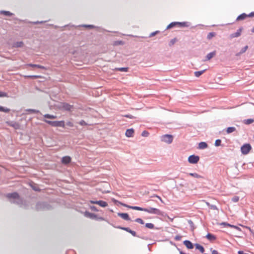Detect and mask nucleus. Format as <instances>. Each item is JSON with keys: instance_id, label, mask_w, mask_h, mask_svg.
I'll list each match as a JSON object with an SVG mask.
<instances>
[{"instance_id": "obj_49", "label": "nucleus", "mask_w": 254, "mask_h": 254, "mask_svg": "<svg viewBox=\"0 0 254 254\" xmlns=\"http://www.w3.org/2000/svg\"><path fill=\"white\" fill-rule=\"evenodd\" d=\"M158 33H159V31H154L153 32H152L151 33H150V34L149 35V37H152L155 35H156L157 34H158Z\"/></svg>"}, {"instance_id": "obj_3", "label": "nucleus", "mask_w": 254, "mask_h": 254, "mask_svg": "<svg viewBox=\"0 0 254 254\" xmlns=\"http://www.w3.org/2000/svg\"><path fill=\"white\" fill-rule=\"evenodd\" d=\"M43 121L48 125L54 127H64L65 126V123L64 121H51L44 119Z\"/></svg>"}, {"instance_id": "obj_22", "label": "nucleus", "mask_w": 254, "mask_h": 254, "mask_svg": "<svg viewBox=\"0 0 254 254\" xmlns=\"http://www.w3.org/2000/svg\"><path fill=\"white\" fill-rule=\"evenodd\" d=\"M190 26V23L188 22H178V27H187Z\"/></svg>"}, {"instance_id": "obj_2", "label": "nucleus", "mask_w": 254, "mask_h": 254, "mask_svg": "<svg viewBox=\"0 0 254 254\" xmlns=\"http://www.w3.org/2000/svg\"><path fill=\"white\" fill-rule=\"evenodd\" d=\"M35 208L37 211H44L50 210L52 209V206L47 202H39L36 203Z\"/></svg>"}, {"instance_id": "obj_25", "label": "nucleus", "mask_w": 254, "mask_h": 254, "mask_svg": "<svg viewBox=\"0 0 254 254\" xmlns=\"http://www.w3.org/2000/svg\"><path fill=\"white\" fill-rule=\"evenodd\" d=\"M24 45V43L22 41H18L14 43L13 47L15 48H20L22 47Z\"/></svg>"}, {"instance_id": "obj_4", "label": "nucleus", "mask_w": 254, "mask_h": 254, "mask_svg": "<svg viewBox=\"0 0 254 254\" xmlns=\"http://www.w3.org/2000/svg\"><path fill=\"white\" fill-rule=\"evenodd\" d=\"M84 216L87 218H89L91 219H94L97 221H105V219L103 217H99L97 215L90 213L89 211H86L84 212Z\"/></svg>"}, {"instance_id": "obj_19", "label": "nucleus", "mask_w": 254, "mask_h": 254, "mask_svg": "<svg viewBox=\"0 0 254 254\" xmlns=\"http://www.w3.org/2000/svg\"><path fill=\"white\" fill-rule=\"evenodd\" d=\"M216 55V51H213L208 53L206 56V61L209 60Z\"/></svg>"}, {"instance_id": "obj_10", "label": "nucleus", "mask_w": 254, "mask_h": 254, "mask_svg": "<svg viewBox=\"0 0 254 254\" xmlns=\"http://www.w3.org/2000/svg\"><path fill=\"white\" fill-rule=\"evenodd\" d=\"M90 203L92 204H96L99 205L100 206L105 207L108 206V203L106 201L103 200H98V201H94V200H90Z\"/></svg>"}, {"instance_id": "obj_46", "label": "nucleus", "mask_w": 254, "mask_h": 254, "mask_svg": "<svg viewBox=\"0 0 254 254\" xmlns=\"http://www.w3.org/2000/svg\"><path fill=\"white\" fill-rule=\"evenodd\" d=\"M8 97L6 92L0 91V97Z\"/></svg>"}, {"instance_id": "obj_61", "label": "nucleus", "mask_w": 254, "mask_h": 254, "mask_svg": "<svg viewBox=\"0 0 254 254\" xmlns=\"http://www.w3.org/2000/svg\"><path fill=\"white\" fill-rule=\"evenodd\" d=\"M157 197H158V198L160 200H161V197H160V196H157Z\"/></svg>"}, {"instance_id": "obj_39", "label": "nucleus", "mask_w": 254, "mask_h": 254, "mask_svg": "<svg viewBox=\"0 0 254 254\" xmlns=\"http://www.w3.org/2000/svg\"><path fill=\"white\" fill-rule=\"evenodd\" d=\"M145 227L149 229H153L154 228V225L152 223H146Z\"/></svg>"}, {"instance_id": "obj_47", "label": "nucleus", "mask_w": 254, "mask_h": 254, "mask_svg": "<svg viewBox=\"0 0 254 254\" xmlns=\"http://www.w3.org/2000/svg\"><path fill=\"white\" fill-rule=\"evenodd\" d=\"M142 136L147 137L149 135V133L146 130H144L141 133Z\"/></svg>"}, {"instance_id": "obj_62", "label": "nucleus", "mask_w": 254, "mask_h": 254, "mask_svg": "<svg viewBox=\"0 0 254 254\" xmlns=\"http://www.w3.org/2000/svg\"><path fill=\"white\" fill-rule=\"evenodd\" d=\"M43 22H40V23H42ZM39 23V22H35V23Z\"/></svg>"}, {"instance_id": "obj_31", "label": "nucleus", "mask_w": 254, "mask_h": 254, "mask_svg": "<svg viewBox=\"0 0 254 254\" xmlns=\"http://www.w3.org/2000/svg\"><path fill=\"white\" fill-rule=\"evenodd\" d=\"M216 35V33L214 32H210L208 34L207 36V39L208 40H210L213 37H215Z\"/></svg>"}, {"instance_id": "obj_15", "label": "nucleus", "mask_w": 254, "mask_h": 254, "mask_svg": "<svg viewBox=\"0 0 254 254\" xmlns=\"http://www.w3.org/2000/svg\"><path fill=\"white\" fill-rule=\"evenodd\" d=\"M118 215L119 216H120L121 218H122L123 219L127 221L130 220V219L129 217V215L127 213H118Z\"/></svg>"}, {"instance_id": "obj_11", "label": "nucleus", "mask_w": 254, "mask_h": 254, "mask_svg": "<svg viewBox=\"0 0 254 254\" xmlns=\"http://www.w3.org/2000/svg\"><path fill=\"white\" fill-rule=\"evenodd\" d=\"M7 124L9 126L13 127L15 129H19L20 128V125L17 122H13V121H9V122H8L7 123Z\"/></svg>"}, {"instance_id": "obj_35", "label": "nucleus", "mask_w": 254, "mask_h": 254, "mask_svg": "<svg viewBox=\"0 0 254 254\" xmlns=\"http://www.w3.org/2000/svg\"><path fill=\"white\" fill-rule=\"evenodd\" d=\"M44 118L46 119H54L57 118V116L53 115H50V114H45L44 116Z\"/></svg>"}, {"instance_id": "obj_50", "label": "nucleus", "mask_w": 254, "mask_h": 254, "mask_svg": "<svg viewBox=\"0 0 254 254\" xmlns=\"http://www.w3.org/2000/svg\"><path fill=\"white\" fill-rule=\"evenodd\" d=\"M79 124L81 125V126H87V124L84 121V120H81Z\"/></svg>"}, {"instance_id": "obj_23", "label": "nucleus", "mask_w": 254, "mask_h": 254, "mask_svg": "<svg viewBox=\"0 0 254 254\" xmlns=\"http://www.w3.org/2000/svg\"><path fill=\"white\" fill-rule=\"evenodd\" d=\"M174 27H178V22H173L170 23L167 27L166 29H169Z\"/></svg>"}, {"instance_id": "obj_9", "label": "nucleus", "mask_w": 254, "mask_h": 254, "mask_svg": "<svg viewBox=\"0 0 254 254\" xmlns=\"http://www.w3.org/2000/svg\"><path fill=\"white\" fill-rule=\"evenodd\" d=\"M199 160V157L195 155H191L189 157L188 161L191 164H196Z\"/></svg>"}, {"instance_id": "obj_28", "label": "nucleus", "mask_w": 254, "mask_h": 254, "mask_svg": "<svg viewBox=\"0 0 254 254\" xmlns=\"http://www.w3.org/2000/svg\"><path fill=\"white\" fill-rule=\"evenodd\" d=\"M0 14H3L6 16H12L13 15V14L10 11H5V10H1L0 11Z\"/></svg>"}, {"instance_id": "obj_17", "label": "nucleus", "mask_w": 254, "mask_h": 254, "mask_svg": "<svg viewBox=\"0 0 254 254\" xmlns=\"http://www.w3.org/2000/svg\"><path fill=\"white\" fill-rule=\"evenodd\" d=\"M206 238L211 242L214 241L216 239V237L211 233H208L206 236Z\"/></svg>"}, {"instance_id": "obj_55", "label": "nucleus", "mask_w": 254, "mask_h": 254, "mask_svg": "<svg viewBox=\"0 0 254 254\" xmlns=\"http://www.w3.org/2000/svg\"><path fill=\"white\" fill-rule=\"evenodd\" d=\"M124 117L127 118H129V119H133L134 118V117L131 115H124Z\"/></svg>"}, {"instance_id": "obj_30", "label": "nucleus", "mask_w": 254, "mask_h": 254, "mask_svg": "<svg viewBox=\"0 0 254 254\" xmlns=\"http://www.w3.org/2000/svg\"><path fill=\"white\" fill-rule=\"evenodd\" d=\"M236 130V128L234 127H228L227 128V133H232L234 131H235V130Z\"/></svg>"}, {"instance_id": "obj_38", "label": "nucleus", "mask_w": 254, "mask_h": 254, "mask_svg": "<svg viewBox=\"0 0 254 254\" xmlns=\"http://www.w3.org/2000/svg\"><path fill=\"white\" fill-rule=\"evenodd\" d=\"M10 111V109L4 108L2 106H0V112H3L5 113H8Z\"/></svg>"}, {"instance_id": "obj_24", "label": "nucleus", "mask_w": 254, "mask_h": 254, "mask_svg": "<svg viewBox=\"0 0 254 254\" xmlns=\"http://www.w3.org/2000/svg\"><path fill=\"white\" fill-rule=\"evenodd\" d=\"M208 145L205 142H201L199 143L198 148L200 149H204L207 147Z\"/></svg>"}, {"instance_id": "obj_54", "label": "nucleus", "mask_w": 254, "mask_h": 254, "mask_svg": "<svg viewBox=\"0 0 254 254\" xmlns=\"http://www.w3.org/2000/svg\"><path fill=\"white\" fill-rule=\"evenodd\" d=\"M90 209L93 210V211H98V210L97 209L96 207H95V206H90Z\"/></svg>"}, {"instance_id": "obj_1", "label": "nucleus", "mask_w": 254, "mask_h": 254, "mask_svg": "<svg viewBox=\"0 0 254 254\" xmlns=\"http://www.w3.org/2000/svg\"><path fill=\"white\" fill-rule=\"evenodd\" d=\"M6 197L11 203L18 205H22L23 204V199L20 197L19 194L16 192L7 193Z\"/></svg>"}, {"instance_id": "obj_60", "label": "nucleus", "mask_w": 254, "mask_h": 254, "mask_svg": "<svg viewBox=\"0 0 254 254\" xmlns=\"http://www.w3.org/2000/svg\"><path fill=\"white\" fill-rule=\"evenodd\" d=\"M252 32L253 33H254V27L252 28Z\"/></svg>"}, {"instance_id": "obj_33", "label": "nucleus", "mask_w": 254, "mask_h": 254, "mask_svg": "<svg viewBox=\"0 0 254 254\" xmlns=\"http://www.w3.org/2000/svg\"><path fill=\"white\" fill-rule=\"evenodd\" d=\"M116 70L122 71V72H127L128 70V67H119L116 68Z\"/></svg>"}, {"instance_id": "obj_57", "label": "nucleus", "mask_w": 254, "mask_h": 254, "mask_svg": "<svg viewBox=\"0 0 254 254\" xmlns=\"http://www.w3.org/2000/svg\"><path fill=\"white\" fill-rule=\"evenodd\" d=\"M83 26L88 27L89 28H93L94 27V26H93V25H84Z\"/></svg>"}, {"instance_id": "obj_44", "label": "nucleus", "mask_w": 254, "mask_h": 254, "mask_svg": "<svg viewBox=\"0 0 254 254\" xmlns=\"http://www.w3.org/2000/svg\"><path fill=\"white\" fill-rule=\"evenodd\" d=\"M232 200L234 202H237L239 200V197L238 196H235L232 198Z\"/></svg>"}, {"instance_id": "obj_8", "label": "nucleus", "mask_w": 254, "mask_h": 254, "mask_svg": "<svg viewBox=\"0 0 254 254\" xmlns=\"http://www.w3.org/2000/svg\"><path fill=\"white\" fill-rule=\"evenodd\" d=\"M61 108L66 111H71L73 109V106L67 103L64 102L61 103Z\"/></svg>"}, {"instance_id": "obj_51", "label": "nucleus", "mask_w": 254, "mask_h": 254, "mask_svg": "<svg viewBox=\"0 0 254 254\" xmlns=\"http://www.w3.org/2000/svg\"><path fill=\"white\" fill-rule=\"evenodd\" d=\"M66 125L70 127H73L74 126L73 124L71 122H67L66 123Z\"/></svg>"}, {"instance_id": "obj_7", "label": "nucleus", "mask_w": 254, "mask_h": 254, "mask_svg": "<svg viewBox=\"0 0 254 254\" xmlns=\"http://www.w3.org/2000/svg\"><path fill=\"white\" fill-rule=\"evenodd\" d=\"M161 139L162 141L170 144L173 142V136L171 134H164L161 136Z\"/></svg>"}, {"instance_id": "obj_41", "label": "nucleus", "mask_w": 254, "mask_h": 254, "mask_svg": "<svg viewBox=\"0 0 254 254\" xmlns=\"http://www.w3.org/2000/svg\"><path fill=\"white\" fill-rule=\"evenodd\" d=\"M176 41H177V39H176V38H174V39H172V40L170 41V42H169V45L170 46H173V45L176 43Z\"/></svg>"}, {"instance_id": "obj_12", "label": "nucleus", "mask_w": 254, "mask_h": 254, "mask_svg": "<svg viewBox=\"0 0 254 254\" xmlns=\"http://www.w3.org/2000/svg\"><path fill=\"white\" fill-rule=\"evenodd\" d=\"M121 204L124 206H125L126 207H128L129 208H130V209H133V210H139V211H144V208H142V207H139V206H130V205H128L126 204H124V203H121Z\"/></svg>"}, {"instance_id": "obj_34", "label": "nucleus", "mask_w": 254, "mask_h": 254, "mask_svg": "<svg viewBox=\"0 0 254 254\" xmlns=\"http://www.w3.org/2000/svg\"><path fill=\"white\" fill-rule=\"evenodd\" d=\"M117 228L119 229L126 231H127V232H128V233H129L130 231H131V229L129 228H128V227H122V226H118V227H117Z\"/></svg>"}, {"instance_id": "obj_32", "label": "nucleus", "mask_w": 254, "mask_h": 254, "mask_svg": "<svg viewBox=\"0 0 254 254\" xmlns=\"http://www.w3.org/2000/svg\"><path fill=\"white\" fill-rule=\"evenodd\" d=\"M26 111L27 112H28L29 113H35V114L40 113V112L39 110H35V109H27Z\"/></svg>"}, {"instance_id": "obj_14", "label": "nucleus", "mask_w": 254, "mask_h": 254, "mask_svg": "<svg viewBox=\"0 0 254 254\" xmlns=\"http://www.w3.org/2000/svg\"><path fill=\"white\" fill-rule=\"evenodd\" d=\"M243 29V28L242 27H240L236 32L232 33L231 35V38H235V37H239L241 35V32H242Z\"/></svg>"}, {"instance_id": "obj_52", "label": "nucleus", "mask_w": 254, "mask_h": 254, "mask_svg": "<svg viewBox=\"0 0 254 254\" xmlns=\"http://www.w3.org/2000/svg\"><path fill=\"white\" fill-rule=\"evenodd\" d=\"M129 233L131 234L134 237H137L136 233L134 231L131 230Z\"/></svg>"}, {"instance_id": "obj_16", "label": "nucleus", "mask_w": 254, "mask_h": 254, "mask_svg": "<svg viewBox=\"0 0 254 254\" xmlns=\"http://www.w3.org/2000/svg\"><path fill=\"white\" fill-rule=\"evenodd\" d=\"M183 243L188 249H192L193 248L192 243L189 240L184 241Z\"/></svg>"}, {"instance_id": "obj_13", "label": "nucleus", "mask_w": 254, "mask_h": 254, "mask_svg": "<svg viewBox=\"0 0 254 254\" xmlns=\"http://www.w3.org/2000/svg\"><path fill=\"white\" fill-rule=\"evenodd\" d=\"M71 161V158L68 156H64L62 159V163L64 165L68 164L69 163H70Z\"/></svg>"}, {"instance_id": "obj_29", "label": "nucleus", "mask_w": 254, "mask_h": 254, "mask_svg": "<svg viewBox=\"0 0 254 254\" xmlns=\"http://www.w3.org/2000/svg\"><path fill=\"white\" fill-rule=\"evenodd\" d=\"M206 70V69H204V70H200V71H195L194 73V75L196 77H198L200 76L201 75H202Z\"/></svg>"}, {"instance_id": "obj_36", "label": "nucleus", "mask_w": 254, "mask_h": 254, "mask_svg": "<svg viewBox=\"0 0 254 254\" xmlns=\"http://www.w3.org/2000/svg\"><path fill=\"white\" fill-rule=\"evenodd\" d=\"M189 175L190 176H192L194 178H202V177L199 175V174L196 173H189Z\"/></svg>"}, {"instance_id": "obj_21", "label": "nucleus", "mask_w": 254, "mask_h": 254, "mask_svg": "<svg viewBox=\"0 0 254 254\" xmlns=\"http://www.w3.org/2000/svg\"><path fill=\"white\" fill-rule=\"evenodd\" d=\"M247 17H248L247 14L245 13H243L237 17L236 20L237 21L243 20Z\"/></svg>"}, {"instance_id": "obj_56", "label": "nucleus", "mask_w": 254, "mask_h": 254, "mask_svg": "<svg viewBox=\"0 0 254 254\" xmlns=\"http://www.w3.org/2000/svg\"><path fill=\"white\" fill-rule=\"evenodd\" d=\"M248 17H254V12H252L250 14H247Z\"/></svg>"}, {"instance_id": "obj_26", "label": "nucleus", "mask_w": 254, "mask_h": 254, "mask_svg": "<svg viewBox=\"0 0 254 254\" xmlns=\"http://www.w3.org/2000/svg\"><path fill=\"white\" fill-rule=\"evenodd\" d=\"M188 222L189 224L190 225L191 231L193 232L194 230V229H195V225H194L193 222L191 220H188Z\"/></svg>"}, {"instance_id": "obj_40", "label": "nucleus", "mask_w": 254, "mask_h": 254, "mask_svg": "<svg viewBox=\"0 0 254 254\" xmlns=\"http://www.w3.org/2000/svg\"><path fill=\"white\" fill-rule=\"evenodd\" d=\"M248 48V46H245L241 50L240 53L237 55L244 53L247 51Z\"/></svg>"}, {"instance_id": "obj_53", "label": "nucleus", "mask_w": 254, "mask_h": 254, "mask_svg": "<svg viewBox=\"0 0 254 254\" xmlns=\"http://www.w3.org/2000/svg\"><path fill=\"white\" fill-rule=\"evenodd\" d=\"M32 188L33 190H36V191H40V189L38 187L32 186Z\"/></svg>"}, {"instance_id": "obj_27", "label": "nucleus", "mask_w": 254, "mask_h": 254, "mask_svg": "<svg viewBox=\"0 0 254 254\" xmlns=\"http://www.w3.org/2000/svg\"><path fill=\"white\" fill-rule=\"evenodd\" d=\"M194 246L195 247L196 249H197V250H199V251L201 253H203L204 252L205 250H204V248L202 246H201L200 245H199L198 244H195L194 245Z\"/></svg>"}, {"instance_id": "obj_18", "label": "nucleus", "mask_w": 254, "mask_h": 254, "mask_svg": "<svg viewBox=\"0 0 254 254\" xmlns=\"http://www.w3.org/2000/svg\"><path fill=\"white\" fill-rule=\"evenodd\" d=\"M134 133V130L133 128H129V129H127L126 131V135L127 136V137H132L133 136V134Z\"/></svg>"}, {"instance_id": "obj_42", "label": "nucleus", "mask_w": 254, "mask_h": 254, "mask_svg": "<svg viewBox=\"0 0 254 254\" xmlns=\"http://www.w3.org/2000/svg\"><path fill=\"white\" fill-rule=\"evenodd\" d=\"M221 140L219 139H216L215 142V145L216 146H219L221 145Z\"/></svg>"}, {"instance_id": "obj_59", "label": "nucleus", "mask_w": 254, "mask_h": 254, "mask_svg": "<svg viewBox=\"0 0 254 254\" xmlns=\"http://www.w3.org/2000/svg\"><path fill=\"white\" fill-rule=\"evenodd\" d=\"M29 77H31V78H37V76H35V75H33V76H29Z\"/></svg>"}, {"instance_id": "obj_6", "label": "nucleus", "mask_w": 254, "mask_h": 254, "mask_svg": "<svg viewBox=\"0 0 254 254\" xmlns=\"http://www.w3.org/2000/svg\"><path fill=\"white\" fill-rule=\"evenodd\" d=\"M251 149L252 146L249 143L245 144L241 147V151L244 155L248 154Z\"/></svg>"}, {"instance_id": "obj_5", "label": "nucleus", "mask_w": 254, "mask_h": 254, "mask_svg": "<svg viewBox=\"0 0 254 254\" xmlns=\"http://www.w3.org/2000/svg\"><path fill=\"white\" fill-rule=\"evenodd\" d=\"M144 211L148 212L150 214H154L158 215H162L163 213L160 210L157 208L151 207L148 208H144Z\"/></svg>"}, {"instance_id": "obj_48", "label": "nucleus", "mask_w": 254, "mask_h": 254, "mask_svg": "<svg viewBox=\"0 0 254 254\" xmlns=\"http://www.w3.org/2000/svg\"><path fill=\"white\" fill-rule=\"evenodd\" d=\"M182 236H180V235H177L174 238V239L176 240V241H180L182 239Z\"/></svg>"}, {"instance_id": "obj_45", "label": "nucleus", "mask_w": 254, "mask_h": 254, "mask_svg": "<svg viewBox=\"0 0 254 254\" xmlns=\"http://www.w3.org/2000/svg\"><path fill=\"white\" fill-rule=\"evenodd\" d=\"M135 221L141 224H143L144 223V221L141 218H136L135 220Z\"/></svg>"}, {"instance_id": "obj_37", "label": "nucleus", "mask_w": 254, "mask_h": 254, "mask_svg": "<svg viewBox=\"0 0 254 254\" xmlns=\"http://www.w3.org/2000/svg\"><path fill=\"white\" fill-rule=\"evenodd\" d=\"M254 122V120L252 119H248L244 120V123L246 125H250Z\"/></svg>"}, {"instance_id": "obj_43", "label": "nucleus", "mask_w": 254, "mask_h": 254, "mask_svg": "<svg viewBox=\"0 0 254 254\" xmlns=\"http://www.w3.org/2000/svg\"><path fill=\"white\" fill-rule=\"evenodd\" d=\"M221 225H224L225 226H228V227H236V226H234V225H231L229 223H227L226 222H223L221 223Z\"/></svg>"}, {"instance_id": "obj_58", "label": "nucleus", "mask_w": 254, "mask_h": 254, "mask_svg": "<svg viewBox=\"0 0 254 254\" xmlns=\"http://www.w3.org/2000/svg\"><path fill=\"white\" fill-rule=\"evenodd\" d=\"M238 254H247V253H245L243 251H239L238 252Z\"/></svg>"}, {"instance_id": "obj_20", "label": "nucleus", "mask_w": 254, "mask_h": 254, "mask_svg": "<svg viewBox=\"0 0 254 254\" xmlns=\"http://www.w3.org/2000/svg\"><path fill=\"white\" fill-rule=\"evenodd\" d=\"M27 66H30L32 67H37L40 69H45L46 68L41 65L40 64H27Z\"/></svg>"}]
</instances>
